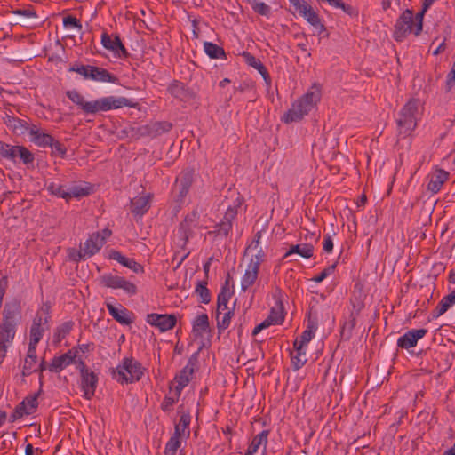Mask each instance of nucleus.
I'll list each match as a JSON object with an SVG mask.
<instances>
[{
  "mask_svg": "<svg viewBox=\"0 0 455 455\" xmlns=\"http://www.w3.org/2000/svg\"><path fill=\"white\" fill-rule=\"evenodd\" d=\"M32 414V411L27 407L24 402H20L18 403V405L15 407L12 413L10 415L9 420L10 422H14L20 418H22L24 415H30Z\"/></svg>",
  "mask_w": 455,
  "mask_h": 455,
  "instance_id": "nucleus-45",
  "label": "nucleus"
},
{
  "mask_svg": "<svg viewBox=\"0 0 455 455\" xmlns=\"http://www.w3.org/2000/svg\"><path fill=\"white\" fill-rule=\"evenodd\" d=\"M427 333V329L411 330L397 339V347L405 349L414 347L418 340L422 339Z\"/></svg>",
  "mask_w": 455,
  "mask_h": 455,
  "instance_id": "nucleus-18",
  "label": "nucleus"
},
{
  "mask_svg": "<svg viewBox=\"0 0 455 455\" xmlns=\"http://www.w3.org/2000/svg\"><path fill=\"white\" fill-rule=\"evenodd\" d=\"M19 145H10L0 140V158L17 164Z\"/></svg>",
  "mask_w": 455,
  "mask_h": 455,
  "instance_id": "nucleus-33",
  "label": "nucleus"
},
{
  "mask_svg": "<svg viewBox=\"0 0 455 455\" xmlns=\"http://www.w3.org/2000/svg\"><path fill=\"white\" fill-rule=\"evenodd\" d=\"M169 93L180 101H188L192 98L191 92L185 86V84L178 80H174L168 86Z\"/></svg>",
  "mask_w": 455,
  "mask_h": 455,
  "instance_id": "nucleus-21",
  "label": "nucleus"
},
{
  "mask_svg": "<svg viewBox=\"0 0 455 455\" xmlns=\"http://www.w3.org/2000/svg\"><path fill=\"white\" fill-rule=\"evenodd\" d=\"M92 66L91 65H78L75 64L72 67L69 68V72H76L81 76H84V79H90L91 78V70Z\"/></svg>",
  "mask_w": 455,
  "mask_h": 455,
  "instance_id": "nucleus-52",
  "label": "nucleus"
},
{
  "mask_svg": "<svg viewBox=\"0 0 455 455\" xmlns=\"http://www.w3.org/2000/svg\"><path fill=\"white\" fill-rule=\"evenodd\" d=\"M172 124L169 122H156L146 127L148 134L151 137H157L164 132H169Z\"/></svg>",
  "mask_w": 455,
  "mask_h": 455,
  "instance_id": "nucleus-36",
  "label": "nucleus"
},
{
  "mask_svg": "<svg viewBox=\"0 0 455 455\" xmlns=\"http://www.w3.org/2000/svg\"><path fill=\"white\" fill-rule=\"evenodd\" d=\"M232 293L223 286L218 294L216 312L220 313L221 305L228 304Z\"/></svg>",
  "mask_w": 455,
  "mask_h": 455,
  "instance_id": "nucleus-51",
  "label": "nucleus"
},
{
  "mask_svg": "<svg viewBox=\"0 0 455 455\" xmlns=\"http://www.w3.org/2000/svg\"><path fill=\"white\" fill-rule=\"evenodd\" d=\"M233 316L234 308L232 310H228L227 312H225L221 319L220 313L216 312L217 329L219 333H222L225 330H227L229 327Z\"/></svg>",
  "mask_w": 455,
  "mask_h": 455,
  "instance_id": "nucleus-40",
  "label": "nucleus"
},
{
  "mask_svg": "<svg viewBox=\"0 0 455 455\" xmlns=\"http://www.w3.org/2000/svg\"><path fill=\"white\" fill-rule=\"evenodd\" d=\"M195 177L196 172L193 167L184 168L176 177L172 189L176 202L182 203L184 201L195 181Z\"/></svg>",
  "mask_w": 455,
  "mask_h": 455,
  "instance_id": "nucleus-5",
  "label": "nucleus"
},
{
  "mask_svg": "<svg viewBox=\"0 0 455 455\" xmlns=\"http://www.w3.org/2000/svg\"><path fill=\"white\" fill-rule=\"evenodd\" d=\"M35 156L26 147L19 145L17 153V163H21L27 166V168H34Z\"/></svg>",
  "mask_w": 455,
  "mask_h": 455,
  "instance_id": "nucleus-35",
  "label": "nucleus"
},
{
  "mask_svg": "<svg viewBox=\"0 0 455 455\" xmlns=\"http://www.w3.org/2000/svg\"><path fill=\"white\" fill-rule=\"evenodd\" d=\"M139 103L133 102L125 97L108 96L93 100L92 115L100 111H108L111 109H117L122 107L138 108Z\"/></svg>",
  "mask_w": 455,
  "mask_h": 455,
  "instance_id": "nucleus-6",
  "label": "nucleus"
},
{
  "mask_svg": "<svg viewBox=\"0 0 455 455\" xmlns=\"http://www.w3.org/2000/svg\"><path fill=\"white\" fill-rule=\"evenodd\" d=\"M429 182L427 184V190L432 194H436L440 191L443 183L449 178V172L443 169H437L434 173L428 176Z\"/></svg>",
  "mask_w": 455,
  "mask_h": 455,
  "instance_id": "nucleus-20",
  "label": "nucleus"
},
{
  "mask_svg": "<svg viewBox=\"0 0 455 455\" xmlns=\"http://www.w3.org/2000/svg\"><path fill=\"white\" fill-rule=\"evenodd\" d=\"M413 12L410 9L404 10L396 20L393 36L395 41L402 42L408 34L414 33Z\"/></svg>",
  "mask_w": 455,
  "mask_h": 455,
  "instance_id": "nucleus-8",
  "label": "nucleus"
},
{
  "mask_svg": "<svg viewBox=\"0 0 455 455\" xmlns=\"http://www.w3.org/2000/svg\"><path fill=\"white\" fill-rule=\"evenodd\" d=\"M63 25L65 28H77L79 31L82 30V23L75 16L68 15L63 18Z\"/></svg>",
  "mask_w": 455,
  "mask_h": 455,
  "instance_id": "nucleus-58",
  "label": "nucleus"
},
{
  "mask_svg": "<svg viewBox=\"0 0 455 455\" xmlns=\"http://www.w3.org/2000/svg\"><path fill=\"white\" fill-rule=\"evenodd\" d=\"M200 214L197 210H193L186 215L183 221L180 223L178 232L182 241L181 247L184 248L190 236L193 234V229L196 227Z\"/></svg>",
  "mask_w": 455,
  "mask_h": 455,
  "instance_id": "nucleus-12",
  "label": "nucleus"
},
{
  "mask_svg": "<svg viewBox=\"0 0 455 455\" xmlns=\"http://www.w3.org/2000/svg\"><path fill=\"white\" fill-rule=\"evenodd\" d=\"M241 205V202L234 206L228 207L222 220L213 226V229L209 231V235L219 237H227L233 228V220L236 218L237 208Z\"/></svg>",
  "mask_w": 455,
  "mask_h": 455,
  "instance_id": "nucleus-9",
  "label": "nucleus"
},
{
  "mask_svg": "<svg viewBox=\"0 0 455 455\" xmlns=\"http://www.w3.org/2000/svg\"><path fill=\"white\" fill-rule=\"evenodd\" d=\"M181 445V441L174 438H170L166 443L164 453V455H176L178 449Z\"/></svg>",
  "mask_w": 455,
  "mask_h": 455,
  "instance_id": "nucleus-54",
  "label": "nucleus"
},
{
  "mask_svg": "<svg viewBox=\"0 0 455 455\" xmlns=\"http://www.w3.org/2000/svg\"><path fill=\"white\" fill-rule=\"evenodd\" d=\"M73 321H67L56 327L53 333V344L58 346L73 330Z\"/></svg>",
  "mask_w": 455,
  "mask_h": 455,
  "instance_id": "nucleus-31",
  "label": "nucleus"
},
{
  "mask_svg": "<svg viewBox=\"0 0 455 455\" xmlns=\"http://www.w3.org/2000/svg\"><path fill=\"white\" fill-rule=\"evenodd\" d=\"M427 11V10H425L424 5L422 4V8H421L420 12L416 13L415 16L413 15L414 24H415V27H414V35L415 36H419L422 32L423 19H424V15Z\"/></svg>",
  "mask_w": 455,
  "mask_h": 455,
  "instance_id": "nucleus-53",
  "label": "nucleus"
},
{
  "mask_svg": "<svg viewBox=\"0 0 455 455\" xmlns=\"http://www.w3.org/2000/svg\"><path fill=\"white\" fill-rule=\"evenodd\" d=\"M315 336V332L311 330L306 329L300 335L299 339H295L293 347L295 350H301Z\"/></svg>",
  "mask_w": 455,
  "mask_h": 455,
  "instance_id": "nucleus-48",
  "label": "nucleus"
},
{
  "mask_svg": "<svg viewBox=\"0 0 455 455\" xmlns=\"http://www.w3.org/2000/svg\"><path fill=\"white\" fill-rule=\"evenodd\" d=\"M249 3L252 8V10L262 16L268 17L271 13V8L269 5L265 4L264 2H260L258 0H249Z\"/></svg>",
  "mask_w": 455,
  "mask_h": 455,
  "instance_id": "nucleus-47",
  "label": "nucleus"
},
{
  "mask_svg": "<svg viewBox=\"0 0 455 455\" xmlns=\"http://www.w3.org/2000/svg\"><path fill=\"white\" fill-rule=\"evenodd\" d=\"M109 259L116 260L124 267H128L132 259L126 258L120 251L112 250L109 252Z\"/></svg>",
  "mask_w": 455,
  "mask_h": 455,
  "instance_id": "nucleus-60",
  "label": "nucleus"
},
{
  "mask_svg": "<svg viewBox=\"0 0 455 455\" xmlns=\"http://www.w3.org/2000/svg\"><path fill=\"white\" fill-rule=\"evenodd\" d=\"M206 285V281H198L196 286V293L200 297V301L204 304H208L211 301V293Z\"/></svg>",
  "mask_w": 455,
  "mask_h": 455,
  "instance_id": "nucleus-43",
  "label": "nucleus"
},
{
  "mask_svg": "<svg viewBox=\"0 0 455 455\" xmlns=\"http://www.w3.org/2000/svg\"><path fill=\"white\" fill-rule=\"evenodd\" d=\"M47 190L51 195L63 198L68 202V190H65L64 186L60 183L50 182L47 185Z\"/></svg>",
  "mask_w": 455,
  "mask_h": 455,
  "instance_id": "nucleus-46",
  "label": "nucleus"
},
{
  "mask_svg": "<svg viewBox=\"0 0 455 455\" xmlns=\"http://www.w3.org/2000/svg\"><path fill=\"white\" fill-rule=\"evenodd\" d=\"M100 285L111 288V289H122L128 295H135L138 291L136 285L124 279L122 276L113 275L112 273H107L100 275L98 278Z\"/></svg>",
  "mask_w": 455,
  "mask_h": 455,
  "instance_id": "nucleus-7",
  "label": "nucleus"
},
{
  "mask_svg": "<svg viewBox=\"0 0 455 455\" xmlns=\"http://www.w3.org/2000/svg\"><path fill=\"white\" fill-rule=\"evenodd\" d=\"M453 84H455V63H453L451 70L447 75V79H446L447 90L446 91L447 92L451 91Z\"/></svg>",
  "mask_w": 455,
  "mask_h": 455,
  "instance_id": "nucleus-64",
  "label": "nucleus"
},
{
  "mask_svg": "<svg viewBox=\"0 0 455 455\" xmlns=\"http://www.w3.org/2000/svg\"><path fill=\"white\" fill-rule=\"evenodd\" d=\"M278 307H273L270 310V314L267 317H271L274 324H282L284 320V315H283V303L281 301H278Z\"/></svg>",
  "mask_w": 455,
  "mask_h": 455,
  "instance_id": "nucleus-50",
  "label": "nucleus"
},
{
  "mask_svg": "<svg viewBox=\"0 0 455 455\" xmlns=\"http://www.w3.org/2000/svg\"><path fill=\"white\" fill-rule=\"evenodd\" d=\"M67 97L76 106L81 108V110L85 114H92L93 100L86 101L84 100V96L79 93L76 90L68 91L66 92Z\"/></svg>",
  "mask_w": 455,
  "mask_h": 455,
  "instance_id": "nucleus-26",
  "label": "nucleus"
},
{
  "mask_svg": "<svg viewBox=\"0 0 455 455\" xmlns=\"http://www.w3.org/2000/svg\"><path fill=\"white\" fill-rule=\"evenodd\" d=\"M37 362L36 345L28 344L27 356L22 368V376L28 377L36 370H33Z\"/></svg>",
  "mask_w": 455,
  "mask_h": 455,
  "instance_id": "nucleus-28",
  "label": "nucleus"
},
{
  "mask_svg": "<svg viewBox=\"0 0 455 455\" xmlns=\"http://www.w3.org/2000/svg\"><path fill=\"white\" fill-rule=\"evenodd\" d=\"M197 361L198 352H196L189 357L186 366L175 375V378L170 386H172L174 382L177 383L175 387H172L173 389L177 390V393H181L183 388L189 383L192 375L194 374Z\"/></svg>",
  "mask_w": 455,
  "mask_h": 455,
  "instance_id": "nucleus-10",
  "label": "nucleus"
},
{
  "mask_svg": "<svg viewBox=\"0 0 455 455\" xmlns=\"http://www.w3.org/2000/svg\"><path fill=\"white\" fill-rule=\"evenodd\" d=\"M107 309L110 315L121 324L130 325L133 322L125 307H122L121 309H118L114 305L108 303Z\"/></svg>",
  "mask_w": 455,
  "mask_h": 455,
  "instance_id": "nucleus-29",
  "label": "nucleus"
},
{
  "mask_svg": "<svg viewBox=\"0 0 455 455\" xmlns=\"http://www.w3.org/2000/svg\"><path fill=\"white\" fill-rule=\"evenodd\" d=\"M299 15L302 16L310 25L318 22V19L320 18L319 14L309 4H307V8H303Z\"/></svg>",
  "mask_w": 455,
  "mask_h": 455,
  "instance_id": "nucleus-49",
  "label": "nucleus"
},
{
  "mask_svg": "<svg viewBox=\"0 0 455 455\" xmlns=\"http://www.w3.org/2000/svg\"><path fill=\"white\" fill-rule=\"evenodd\" d=\"M80 387L84 392L83 396L86 400H91L95 395V391L99 381L98 375L94 371H90L86 373L80 375Z\"/></svg>",
  "mask_w": 455,
  "mask_h": 455,
  "instance_id": "nucleus-15",
  "label": "nucleus"
},
{
  "mask_svg": "<svg viewBox=\"0 0 455 455\" xmlns=\"http://www.w3.org/2000/svg\"><path fill=\"white\" fill-rule=\"evenodd\" d=\"M91 188L82 186H73L68 190V202L71 198H81L91 194Z\"/></svg>",
  "mask_w": 455,
  "mask_h": 455,
  "instance_id": "nucleus-44",
  "label": "nucleus"
},
{
  "mask_svg": "<svg viewBox=\"0 0 455 455\" xmlns=\"http://www.w3.org/2000/svg\"><path fill=\"white\" fill-rule=\"evenodd\" d=\"M180 395L181 393H177V390L173 389L172 386H170L169 395H166L161 403V410L165 413L171 412L173 405L179 401Z\"/></svg>",
  "mask_w": 455,
  "mask_h": 455,
  "instance_id": "nucleus-34",
  "label": "nucleus"
},
{
  "mask_svg": "<svg viewBox=\"0 0 455 455\" xmlns=\"http://www.w3.org/2000/svg\"><path fill=\"white\" fill-rule=\"evenodd\" d=\"M76 349L75 351L70 349L60 356H54L48 366L49 371L55 373L61 371L67 366L76 362L75 359L76 357Z\"/></svg>",
  "mask_w": 455,
  "mask_h": 455,
  "instance_id": "nucleus-16",
  "label": "nucleus"
},
{
  "mask_svg": "<svg viewBox=\"0 0 455 455\" xmlns=\"http://www.w3.org/2000/svg\"><path fill=\"white\" fill-rule=\"evenodd\" d=\"M274 322H275L274 320ZM271 325H275L273 323V319L271 317H267L263 322H261L259 324H258L252 331V335L256 336L258 333H259L262 330L268 328Z\"/></svg>",
  "mask_w": 455,
  "mask_h": 455,
  "instance_id": "nucleus-61",
  "label": "nucleus"
},
{
  "mask_svg": "<svg viewBox=\"0 0 455 455\" xmlns=\"http://www.w3.org/2000/svg\"><path fill=\"white\" fill-rule=\"evenodd\" d=\"M295 253L299 254L304 259H309L313 256L314 246L311 243L291 245L288 251L284 254L283 258L286 259Z\"/></svg>",
  "mask_w": 455,
  "mask_h": 455,
  "instance_id": "nucleus-30",
  "label": "nucleus"
},
{
  "mask_svg": "<svg viewBox=\"0 0 455 455\" xmlns=\"http://www.w3.org/2000/svg\"><path fill=\"white\" fill-rule=\"evenodd\" d=\"M3 122L13 133L17 135H23L26 132H29L32 126L28 120L20 119L9 114H5L3 117Z\"/></svg>",
  "mask_w": 455,
  "mask_h": 455,
  "instance_id": "nucleus-17",
  "label": "nucleus"
},
{
  "mask_svg": "<svg viewBox=\"0 0 455 455\" xmlns=\"http://www.w3.org/2000/svg\"><path fill=\"white\" fill-rule=\"evenodd\" d=\"M450 307L451 306L449 305V303L446 301L444 298H443L436 306V307L432 311V317L438 318L439 316L443 315Z\"/></svg>",
  "mask_w": 455,
  "mask_h": 455,
  "instance_id": "nucleus-57",
  "label": "nucleus"
},
{
  "mask_svg": "<svg viewBox=\"0 0 455 455\" xmlns=\"http://www.w3.org/2000/svg\"><path fill=\"white\" fill-rule=\"evenodd\" d=\"M259 268L257 264H249L244 275L242 277L240 288L243 291H246L258 278Z\"/></svg>",
  "mask_w": 455,
  "mask_h": 455,
  "instance_id": "nucleus-24",
  "label": "nucleus"
},
{
  "mask_svg": "<svg viewBox=\"0 0 455 455\" xmlns=\"http://www.w3.org/2000/svg\"><path fill=\"white\" fill-rule=\"evenodd\" d=\"M36 323H32L29 331V343L32 345H36L42 339L43 335L46 330H48V326H36Z\"/></svg>",
  "mask_w": 455,
  "mask_h": 455,
  "instance_id": "nucleus-41",
  "label": "nucleus"
},
{
  "mask_svg": "<svg viewBox=\"0 0 455 455\" xmlns=\"http://www.w3.org/2000/svg\"><path fill=\"white\" fill-rule=\"evenodd\" d=\"M28 133L30 135L31 141L39 147L49 146V144H52L53 141V137L52 135L42 132L35 124H32Z\"/></svg>",
  "mask_w": 455,
  "mask_h": 455,
  "instance_id": "nucleus-22",
  "label": "nucleus"
},
{
  "mask_svg": "<svg viewBox=\"0 0 455 455\" xmlns=\"http://www.w3.org/2000/svg\"><path fill=\"white\" fill-rule=\"evenodd\" d=\"M320 100L321 87L319 84H314L305 95L292 104L291 108L284 114L282 120L286 124L301 120Z\"/></svg>",
  "mask_w": 455,
  "mask_h": 455,
  "instance_id": "nucleus-2",
  "label": "nucleus"
},
{
  "mask_svg": "<svg viewBox=\"0 0 455 455\" xmlns=\"http://www.w3.org/2000/svg\"><path fill=\"white\" fill-rule=\"evenodd\" d=\"M336 267H337V262H334L332 265L324 268L319 275L314 276L311 280L314 281L315 283L323 282L327 276H329L330 275H331L334 272Z\"/></svg>",
  "mask_w": 455,
  "mask_h": 455,
  "instance_id": "nucleus-59",
  "label": "nucleus"
},
{
  "mask_svg": "<svg viewBox=\"0 0 455 455\" xmlns=\"http://www.w3.org/2000/svg\"><path fill=\"white\" fill-rule=\"evenodd\" d=\"M104 245V239H100V232L92 233L89 238L80 245V250L77 251L78 259L74 258L75 261L91 258L96 254Z\"/></svg>",
  "mask_w": 455,
  "mask_h": 455,
  "instance_id": "nucleus-11",
  "label": "nucleus"
},
{
  "mask_svg": "<svg viewBox=\"0 0 455 455\" xmlns=\"http://www.w3.org/2000/svg\"><path fill=\"white\" fill-rule=\"evenodd\" d=\"M118 378L116 379L120 383H133L139 381L144 373V368L141 363L133 359L132 357L124 358L122 364L116 367Z\"/></svg>",
  "mask_w": 455,
  "mask_h": 455,
  "instance_id": "nucleus-4",
  "label": "nucleus"
},
{
  "mask_svg": "<svg viewBox=\"0 0 455 455\" xmlns=\"http://www.w3.org/2000/svg\"><path fill=\"white\" fill-rule=\"evenodd\" d=\"M209 317L206 314L197 315L192 323V332L196 338H202L204 332H210Z\"/></svg>",
  "mask_w": 455,
  "mask_h": 455,
  "instance_id": "nucleus-23",
  "label": "nucleus"
},
{
  "mask_svg": "<svg viewBox=\"0 0 455 455\" xmlns=\"http://www.w3.org/2000/svg\"><path fill=\"white\" fill-rule=\"evenodd\" d=\"M242 56L243 57L245 62L252 67V68H256L258 63L260 62V60L256 58L255 56H253L252 54H251L250 52H243L242 53Z\"/></svg>",
  "mask_w": 455,
  "mask_h": 455,
  "instance_id": "nucleus-62",
  "label": "nucleus"
},
{
  "mask_svg": "<svg viewBox=\"0 0 455 455\" xmlns=\"http://www.w3.org/2000/svg\"><path fill=\"white\" fill-rule=\"evenodd\" d=\"M178 413L180 416L179 423L175 424V426H180L181 427L182 432H187V438L190 435V423H191V415L188 411L184 410L183 405H180L178 408Z\"/></svg>",
  "mask_w": 455,
  "mask_h": 455,
  "instance_id": "nucleus-37",
  "label": "nucleus"
},
{
  "mask_svg": "<svg viewBox=\"0 0 455 455\" xmlns=\"http://www.w3.org/2000/svg\"><path fill=\"white\" fill-rule=\"evenodd\" d=\"M307 359L306 358V350L301 347V350H296V355L291 354V367L293 371H299L302 368Z\"/></svg>",
  "mask_w": 455,
  "mask_h": 455,
  "instance_id": "nucleus-42",
  "label": "nucleus"
},
{
  "mask_svg": "<svg viewBox=\"0 0 455 455\" xmlns=\"http://www.w3.org/2000/svg\"><path fill=\"white\" fill-rule=\"evenodd\" d=\"M204 49L205 53L211 59H220V58L226 59L225 50L221 46H219L216 44H213L212 42H204Z\"/></svg>",
  "mask_w": 455,
  "mask_h": 455,
  "instance_id": "nucleus-39",
  "label": "nucleus"
},
{
  "mask_svg": "<svg viewBox=\"0 0 455 455\" xmlns=\"http://www.w3.org/2000/svg\"><path fill=\"white\" fill-rule=\"evenodd\" d=\"M49 147H51L52 154L54 156H58L63 158L67 153L66 147L59 140H56L54 138L52 143L49 144Z\"/></svg>",
  "mask_w": 455,
  "mask_h": 455,
  "instance_id": "nucleus-56",
  "label": "nucleus"
},
{
  "mask_svg": "<svg viewBox=\"0 0 455 455\" xmlns=\"http://www.w3.org/2000/svg\"><path fill=\"white\" fill-rule=\"evenodd\" d=\"M146 321L150 325L157 328L161 332H164L174 328L177 318L174 315L151 313L147 315Z\"/></svg>",
  "mask_w": 455,
  "mask_h": 455,
  "instance_id": "nucleus-13",
  "label": "nucleus"
},
{
  "mask_svg": "<svg viewBox=\"0 0 455 455\" xmlns=\"http://www.w3.org/2000/svg\"><path fill=\"white\" fill-rule=\"evenodd\" d=\"M151 198L150 194L132 198L130 202L132 213L135 217H142L150 208Z\"/></svg>",
  "mask_w": 455,
  "mask_h": 455,
  "instance_id": "nucleus-19",
  "label": "nucleus"
},
{
  "mask_svg": "<svg viewBox=\"0 0 455 455\" xmlns=\"http://www.w3.org/2000/svg\"><path fill=\"white\" fill-rule=\"evenodd\" d=\"M419 100L411 99L402 108L397 115L396 124L398 136L406 138L411 135L417 126Z\"/></svg>",
  "mask_w": 455,
  "mask_h": 455,
  "instance_id": "nucleus-3",
  "label": "nucleus"
},
{
  "mask_svg": "<svg viewBox=\"0 0 455 455\" xmlns=\"http://www.w3.org/2000/svg\"><path fill=\"white\" fill-rule=\"evenodd\" d=\"M21 321V309L17 301L6 303L0 323V364L6 356L9 346L13 342L16 327Z\"/></svg>",
  "mask_w": 455,
  "mask_h": 455,
  "instance_id": "nucleus-1",
  "label": "nucleus"
},
{
  "mask_svg": "<svg viewBox=\"0 0 455 455\" xmlns=\"http://www.w3.org/2000/svg\"><path fill=\"white\" fill-rule=\"evenodd\" d=\"M268 435V430H263L259 434L256 435L251 440V443L249 444L247 450L251 451L253 453H256L258 450L262 446V451L263 452H265L267 444Z\"/></svg>",
  "mask_w": 455,
  "mask_h": 455,
  "instance_id": "nucleus-32",
  "label": "nucleus"
},
{
  "mask_svg": "<svg viewBox=\"0 0 455 455\" xmlns=\"http://www.w3.org/2000/svg\"><path fill=\"white\" fill-rule=\"evenodd\" d=\"M51 316H43L41 312H36L33 318L32 323H36V326H44L49 323Z\"/></svg>",
  "mask_w": 455,
  "mask_h": 455,
  "instance_id": "nucleus-63",
  "label": "nucleus"
},
{
  "mask_svg": "<svg viewBox=\"0 0 455 455\" xmlns=\"http://www.w3.org/2000/svg\"><path fill=\"white\" fill-rule=\"evenodd\" d=\"M101 44L105 49L111 51L119 58H127L129 56V52L118 35H115L114 38H112L107 32H103L101 35Z\"/></svg>",
  "mask_w": 455,
  "mask_h": 455,
  "instance_id": "nucleus-14",
  "label": "nucleus"
},
{
  "mask_svg": "<svg viewBox=\"0 0 455 455\" xmlns=\"http://www.w3.org/2000/svg\"><path fill=\"white\" fill-rule=\"evenodd\" d=\"M356 324V316L352 312L349 318L343 323L340 331V337L343 340H349L352 337L353 330Z\"/></svg>",
  "mask_w": 455,
  "mask_h": 455,
  "instance_id": "nucleus-38",
  "label": "nucleus"
},
{
  "mask_svg": "<svg viewBox=\"0 0 455 455\" xmlns=\"http://www.w3.org/2000/svg\"><path fill=\"white\" fill-rule=\"evenodd\" d=\"M42 393V389L40 388L38 390L37 393L32 395H28L22 402L25 403V404L27 405V407L32 411V413H34L36 411V410L37 409L38 407V396L40 395V394Z\"/></svg>",
  "mask_w": 455,
  "mask_h": 455,
  "instance_id": "nucleus-55",
  "label": "nucleus"
},
{
  "mask_svg": "<svg viewBox=\"0 0 455 455\" xmlns=\"http://www.w3.org/2000/svg\"><path fill=\"white\" fill-rule=\"evenodd\" d=\"M12 12L19 16L15 19L17 24L28 25L37 18L35 8L31 5L28 8L12 10Z\"/></svg>",
  "mask_w": 455,
  "mask_h": 455,
  "instance_id": "nucleus-25",
  "label": "nucleus"
},
{
  "mask_svg": "<svg viewBox=\"0 0 455 455\" xmlns=\"http://www.w3.org/2000/svg\"><path fill=\"white\" fill-rule=\"evenodd\" d=\"M91 78L93 81L97 82H108V83H113L117 84L119 79L117 76L113 75L112 73L108 72L107 69L92 66L91 68Z\"/></svg>",
  "mask_w": 455,
  "mask_h": 455,
  "instance_id": "nucleus-27",
  "label": "nucleus"
}]
</instances>
